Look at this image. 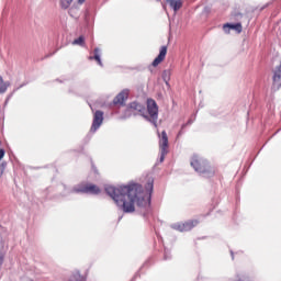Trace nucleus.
I'll use <instances>...</instances> for the list:
<instances>
[{"mask_svg": "<svg viewBox=\"0 0 281 281\" xmlns=\"http://www.w3.org/2000/svg\"><path fill=\"white\" fill-rule=\"evenodd\" d=\"M144 188L142 184L131 183L127 186H106L105 192L117 207L121 209L125 214H133L135 212V203L140 210L147 211L150 207V196L154 190V182L149 180Z\"/></svg>", "mask_w": 281, "mask_h": 281, "instance_id": "1", "label": "nucleus"}, {"mask_svg": "<svg viewBox=\"0 0 281 281\" xmlns=\"http://www.w3.org/2000/svg\"><path fill=\"white\" fill-rule=\"evenodd\" d=\"M139 113L145 120H149L151 124H155L157 126V119L159 117V108L157 106V102L153 99L147 100V110L146 106H144L142 103L134 101L130 103V115H133V113Z\"/></svg>", "mask_w": 281, "mask_h": 281, "instance_id": "2", "label": "nucleus"}, {"mask_svg": "<svg viewBox=\"0 0 281 281\" xmlns=\"http://www.w3.org/2000/svg\"><path fill=\"white\" fill-rule=\"evenodd\" d=\"M191 167L202 177H214V169L210 166L207 160L199 155H193L191 158Z\"/></svg>", "mask_w": 281, "mask_h": 281, "instance_id": "3", "label": "nucleus"}, {"mask_svg": "<svg viewBox=\"0 0 281 281\" xmlns=\"http://www.w3.org/2000/svg\"><path fill=\"white\" fill-rule=\"evenodd\" d=\"M75 194H100V188L95 184H78L70 191Z\"/></svg>", "mask_w": 281, "mask_h": 281, "instance_id": "4", "label": "nucleus"}, {"mask_svg": "<svg viewBox=\"0 0 281 281\" xmlns=\"http://www.w3.org/2000/svg\"><path fill=\"white\" fill-rule=\"evenodd\" d=\"M159 139V148H160V164L164 162L166 156L168 155V134L166 131H162Z\"/></svg>", "mask_w": 281, "mask_h": 281, "instance_id": "5", "label": "nucleus"}, {"mask_svg": "<svg viewBox=\"0 0 281 281\" xmlns=\"http://www.w3.org/2000/svg\"><path fill=\"white\" fill-rule=\"evenodd\" d=\"M199 225V221L196 220H190L184 223H177L173 224L171 227L172 229H177V232H190L193 227H196Z\"/></svg>", "mask_w": 281, "mask_h": 281, "instance_id": "6", "label": "nucleus"}, {"mask_svg": "<svg viewBox=\"0 0 281 281\" xmlns=\"http://www.w3.org/2000/svg\"><path fill=\"white\" fill-rule=\"evenodd\" d=\"M104 122V112L98 110L94 112L92 126L90 128L91 133H95L100 126H102V123Z\"/></svg>", "mask_w": 281, "mask_h": 281, "instance_id": "7", "label": "nucleus"}, {"mask_svg": "<svg viewBox=\"0 0 281 281\" xmlns=\"http://www.w3.org/2000/svg\"><path fill=\"white\" fill-rule=\"evenodd\" d=\"M168 54V46H161L158 56L153 61V67H157L160 63H164L166 55Z\"/></svg>", "mask_w": 281, "mask_h": 281, "instance_id": "8", "label": "nucleus"}, {"mask_svg": "<svg viewBox=\"0 0 281 281\" xmlns=\"http://www.w3.org/2000/svg\"><path fill=\"white\" fill-rule=\"evenodd\" d=\"M273 87L276 89H280L281 87V64L276 67L273 74Z\"/></svg>", "mask_w": 281, "mask_h": 281, "instance_id": "9", "label": "nucleus"}, {"mask_svg": "<svg viewBox=\"0 0 281 281\" xmlns=\"http://www.w3.org/2000/svg\"><path fill=\"white\" fill-rule=\"evenodd\" d=\"M128 100V90L121 91L113 100V104H124Z\"/></svg>", "mask_w": 281, "mask_h": 281, "instance_id": "10", "label": "nucleus"}, {"mask_svg": "<svg viewBox=\"0 0 281 281\" xmlns=\"http://www.w3.org/2000/svg\"><path fill=\"white\" fill-rule=\"evenodd\" d=\"M167 3H169L170 9L173 10V12H179V10L183 8V1L181 0H167Z\"/></svg>", "mask_w": 281, "mask_h": 281, "instance_id": "11", "label": "nucleus"}, {"mask_svg": "<svg viewBox=\"0 0 281 281\" xmlns=\"http://www.w3.org/2000/svg\"><path fill=\"white\" fill-rule=\"evenodd\" d=\"M224 32H228V30H235V32H238V34H240V32H243V24L240 23H236V24H224Z\"/></svg>", "mask_w": 281, "mask_h": 281, "instance_id": "12", "label": "nucleus"}, {"mask_svg": "<svg viewBox=\"0 0 281 281\" xmlns=\"http://www.w3.org/2000/svg\"><path fill=\"white\" fill-rule=\"evenodd\" d=\"M89 59L97 60L98 65H100V67H103L100 48H94V56H90Z\"/></svg>", "mask_w": 281, "mask_h": 281, "instance_id": "13", "label": "nucleus"}, {"mask_svg": "<svg viewBox=\"0 0 281 281\" xmlns=\"http://www.w3.org/2000/svg\"><path fill=\"white\" fill-rule=\"evenodd\" d=\"M8 87H10V81H4L3 77H0V93H5V91H8Z\"/></svg>", "mask_w": 281, "mask_h": 281, "instance_id": "14", "label": "nucleus"}, {"mask_svg": "<svg viewBox=\"0 0 281 281\" xmlns=\"http://www.w3.org/2000/svg\"><path fill=\"white\" fill-rule=\"evenodd\" d=\"M74 3V0H60V8L63 10L69 9V7Z\"/></svg>", "mask_w": 281, "mask_h": 281, "instance_id": "15", "label": "nucleus"}, {"mask_svg": "<svg viewBox=\"0 0 281 281\" xmlns=\"http://www.w3.org/2000/svg\"><path fill=\"white\" fill-rule=\"evenodd\" d=\"M72 45H79L80 47H83L85 36H79L78 38L74 40Z\"/></svg>", "mask_w": 281, "mask_h": 281, "instance_id": "16", "label": "nucleus"}, {"mask_svg": "<svg viewBox=\"0 0 281 281\" xmlns=\"http://www.w3.org/2000/svg\"><path fill=\"white\" fill-rule=\"evenodd\" d=\"M72 280H75V281H87V280L85 279V277L80 276L79 272H77V273H75V274L72 276Z\"/></svg>", "mask_w": 281, "mask_h": 281, "instance_id": "17", "label": "nucleus"}, {"mask_svg": "<svg viewBox=\"0 0 281 281\" xmlns=\"http://www.w3.org/2000/svg\"><path fill=\"white\" fill-rule=\"evenodd\" d=\"M165 260H170V250L168 249H165V257H164Z\"/></svg>", "mask_w": 281, "mask_h": 281, "instance_id": "18", "label": "nucleus"}, {"mask_svg": "<svg viewBox=\"0 0 281 281\" xmlns=\"http://www.w3.org/2000/svg\"><path fill=\"white\" fill-rule=\"evenodd\" d=\"M69 15L72 16V18H76V9L75 8H71L69 9Z\"/></svg>", "mask_w": 281, "mask_h": 281, "instance_id": "19", "label": "nucleus"}, {"mask_svg": "<svg viewBox=\"0 0 281 281\" xmlns=\"http://www.w3.org/2000/svg\"><path fill=\"white\" fill-rule=\"evenodd\" d=\"M3 170H5V164L0 165V177H3Z\"/></svg>", "mask_w": 281, "mask_h": 281, "instance_id": "20", "label": "nucleus"}, {"mask_svg": "<svg viewBox=\"0 0 281 281\" xmlns=\"http://www.w3.org/2000/svg\"><path fill=\"white\" fill-rule=\"evenodd\" d=\"M166 76H168V71H165L164 75H162V78H164L166 85H168V80L166 79Z\"/></svg>", "mask_w": 281, "mask_h": 281, "instance_id": "21", "label": "nucleus"}, {"mask_svg": "<svg viewBox=\"0 0 281 281\" xmlns=\"http://www.w3.org/2000/svg\"><path fill=\"white\" fill-rule=\"evenodd\" d=\"M3 265V255H0V267Z\"/></svg>", "mask_w": 281, "mask_h": 281, "instance_id": "22", "label": "nucleus"}, {"mask_svg": "<svg viewBox=\"0 0 281 281\" xmlns=\"http://www.w3.org/2000/svg\"><path fill=\"white\" fill-rule=\"evenodd\" d=\"M231 256H232V258H233V260H234V251H231Z\"/></svg>", "mask_w": 281, "mask_h": 281, "instance_id": "23", "label": "nucleus"}, {"mask_svg": "<svg viewBox=\"0 0 281 281\" xmlns=\"http://www.w3.org/2000/svg\"><path fill=\"white\" fill-rule=\"evenodd\" d=\"M187 124H192V120H189Z\"/></svg>", "mask_w": 281, "mask_h": 281, "instance_id": "24", "label": "nucleus"}, {"mask_svg": "<svg viewBox=\"0 0 281 281\" xmlns=\"http://www.w3.org/2000/svg\"><path fill=\"white\" fill-rule=\"evenodd\" d=\"M85 0H79V3H82Z\"/></svg>", "mask_w": 281, "mask_h": 281, "instance_id": "25", "label": "nucleus"}, {"mask_svg": "<svg viewBox=\"0 0 281 281\" xmlns=\"http://www.w3.org/2000/svg\"><path fill=\"white\" fill-rule=\"evenodd\" d=\"M184 126H188V124H183V125H182V128H183Z\"/></svg>", "mask_w": 281, "mask_h": 281, "instance_id": "26", "label": "nucleus"}, {"mask_svg": "<svg viewBox=\"0 0 281 281\" xmlns=\"http://www.w3.org/2000/svg\"><path fill=\"white\" fill-rule=\"evenodd\" d=\"M178 135H181V132H179V134Z\"/></svg>", "mask_w": 281, "mask_h": 281, "instance_id": "27", "label": "nucleus"}]
</instances>
